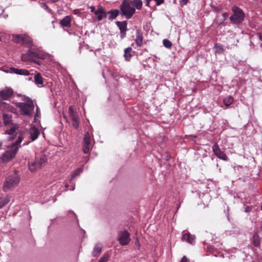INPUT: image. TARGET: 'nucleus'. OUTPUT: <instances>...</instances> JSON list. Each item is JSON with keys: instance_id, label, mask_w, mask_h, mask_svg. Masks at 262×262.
<instances>
[{"instance_id": "nucleus-1", "label": "nucleus", "mask_w": 262, "mask_h": 262, "mask_svg": "<svg viewBox=\"0 0 262 262\" xmlns=\"http://www.w3.org/2000/svg\"><path fill=\"white\" fill-rule=\"evenodd\" d=\"M22 141V135L19 134L18 139L13 143L8 149L1 156V160L3 163H7L13 159L18 150L17 146Z\"/></svg>"}, {"instance_id": "nucleus-2", "label": "nucleus", "mask_w": 262, "mask_h": 262, "mask_svg": "<svg viewBox=\"0 0 262 262\" xmlns=\"http://www.w3.org/2000/svg\"><path fill=\"white\" fill-rule=\"evenodd\" d=\"M24 100L26 102H18L16 106L19 108L21 115L32 116V111L34 109L33 101L29 97L25 98Z\"/></svg>"}, {"instance_id": "nucleus-3", "label": "nucleus", "mask_w": 262, "mask_h": 262, "mask_svg": "<svg viewBox=\"0 0 262 262\" xmlns=\"http://www.w3.org/2000/svg\"><path fill=\"white\" fill-rule=\"evenodd\" d=\"M119 8L121 14L127 19H130L136 13V9L132 6L129 0H123Z\"/></svg>"}, {"instance_id": "nucleus-4", "label": "nucleus", "mask_w": 262, "mask_h": 262, "mask_svg": "<svg viewBox=\"0 0 262 262\" xmlns=\"http://www.w3.org/2000/svg\"><path fill=\"white\" fill-rule=\"evenodd\" d=\"M47 161V159L45 155H38L33 162L28 164L29 169L32 172L35 171L45 166Z\"/></svg>"}, {"instance_id": "nucleus-5", "label": "nucleus", "mask_w": 262, "mask_h": 262, "mask_svg": "<svg viewBox=\"0 0 262 262\" xmlns=\"http://www.w3.org/2000/svg\"><path fill=\"white\" fill-rule=\"evenodd\" d=\"M19 182V178L16 173L9 176L3 185V190L7 192L11 188L17 186Z\"/></svg>"}, {"instance_id": "nucleus-6", "label": "nucleus", "mask_w": 262, "mask_h": 262, "mask_svg": "<svg viewBox=\"0 0 262 262\" xmlns=\"http://www.w3.org/2000/svg\"><path fill=\"white\" fill-rule=\"evenodd\" d=\"M12 40L14 42L25 45L29 48L31 47L33 45L32 39L27 34L14 35Z\"/></svg>"}, {"instance_id": "nucleus-7", "label": "nucleus", "mask_w": 262, "mask_h": 262, "mask_svg": "<svg viewBox=\"0 0 262 262\" xmlns=\"http://www.w3.org/2000/svg\"><path fill=\"white\" fill-rule=\"evenodd\" d=\"M233 14L230 17L231 21L234 24H239L244 20L245 14L239 8L234 6L232 8Z\"/></svg>"}, {"instance_id": "nucleus-8", "label": "nucleus", "mask_w": 262, "mask_h": 262, "mask_svg": "<svg viewBox=\"0 0 262 262\" xmlns=\"http://www.w3.org/2000/svg\"><path fill=\"white\" fill-rule=\"evenodd\" d=\"M18 125L17 124H13L12 126L10 128L6 130V133L9 135H11V139L13 140L15 138H17V140L18 139V137L20 134L22 135V139L24 138V133L20 131L18 129Z\"/></svg>"}, {"instance_id": "nucleus-9", "label": "nucleus", "mask_w": 262, "mask_h": 262, "mask_svg": "<svg viewBox=\"0 0 262 262\" xmlns=\"http://www.w3.org/2000/svg\"><path fill=\"white\" fill-rule=\"evenodd\" d=\"M91 138L90 133L86 132L83 139V151L84 154H88L90 151Z\"/></svg>"}, {"instance_id": "nucleus-10", "label": "nucleus", "mask_w": 262, "mask_h": 262, "mask_svg": "<svg viewBox=\"0 0 262 262\" xmlns=\"http://www.w3.org/2000/svg\"><path fill=\"white\" fill-rule=\"evenodd\" d=\"M212 150L214 155L219 159L224 161H227L228 158L226 154L221 150L217 143H215L212 147Z\"/></svg>"}, {"instance_id": "nucleus-11", "label": "nucleus", "mask_w": 262, "mask_h": 262, "mask_svg": "<svg viewBox=\"0 0 262 262\" xmlns=\"http://www.w3.org/2000/svg\"><path fill=\"white\" fill-rule=\"evenodd\" d=\"M28 51L32 60L34 58L40 59H43L45 58L44 52L38 49L31 48L28 50Z\"/></svg>"}, {"instance_id": "nucleus-12", "label": "nucleus", "mask_w": 262, "mask_h": 262, "mask_svg": "<svg viewBox=\"0 0 262 262\" xmlns=\"http://www.w3.org/2000/svg\"><path fill=\"white\" fill-rule=\"evenodd\" d=\"M116 25L119 29L121 38H124L126 36L127 31V21L126 20L117 21L116 22Z\"/></svg>"}, {"instance_id": "nucleus-13", "label": "nucleus", "mask_w": 262, "mask_h": 262, "mask_svg": "<svg viewBox=\"0 0 262 262\" xmlns=\"http://www.w3.org/2000/svg\"><path fill=\"white\" fill-rule=\"evenodd\" d=\"M13 94L12 89L6 88L0 91V98L4 100H7L13 96Z\"/></svg>"}, {"instance_id": "nucleus-14", "label": "nucleus", "mask_w": 262, "mask_h": 262, "mask_svg": "<svg viewBox=\"0 0 262 262\" xmlns=\"http://www.w3.org/2000/svg\"><path fill=\"white\" fill-rule=\"evenodd\" d=\"M118 241L122 246L128 245L130 241V234L127 231L122 232L119 237Z\"/></svg>"}, {"instance_id": "nucleus-15", "label": "nucleus", "mask_w": 262, "mask_h": 262, "mask_svg": "<svg viewBox=\"0 0 262 262\" xmlns=\"http://www.w3.org/2000/svg\"><path fill=\"white\" fill-rule=\"evenodd\" d=\"M7 72H9L10 73H14L17 75L24 76H28L30 75V72L27 70L19 69L13 67L9 68L8 71H7Z\"/></svg>"}, {"instance_id": "nucleus-16", "label": "nucleus", "mask_w": 262, "mask_h": 262, "mask_svg": "<svg viewBox=\"0 0 262 262\" xmlns=\"http://www.w3.org/2000/svg\"><path fill=\"white\" fill-rule=\"evenodd\" d=\"M136 44L138 47H140L143 45V35L142 31L137 29L136 32V38L135 39Z\"/></svg>"}, {"instance_id": "nucleus-17", "label": "nucleus", "mask_w": 262, "mask_h": 262, "mask_svg": "<svg viewBox=\"0 0 262 262\" xmlns=\"http://www.w3.org/2000/svg\"><path fill=\"white\" fill-rule=\"evenodd\" d=\"M194 239V236L191 234L189 232H185V231L183 232L182 241L187 242L190 244H193Z\"/></svg>"}, {"instance_id": "nucleus-18", "label": "nucleus", "mask_w": 262, "mask_h": 262, "mask_svg": "<svg viewBox=\"0 0 262 262\" xmlns=\"http://www.w3.org/2000/svg\"><path fill=\"white\" fill-rule=\"evenodd\" d=\"M71 16L68 15L61 19L59 24L62 27L70 28L71 26Z\"/></svg>"}, {"instance_id": "nucleus-19", "label": "nucleus", "mask_w": 262, "mask_h": 262, "mask_svg": "<svg viewBox=\"0 0 262 262\" xmlns=\"http://www.w3.org/2000/svg\"><path fill=\"white\" fill-rule=\"evenodd\" d=\"M39 134V130L34 126L31 127L30 129L29 134L32 141L35 140L38 138Z\"/></svg>"}, {"instance_id": "nucleus-20", "label": "nucleus", "mask_w": 262, "mask_h": 262, "mask_svg": "<svg viewBox=\"0 0 262 262\" xmlns=\"http://www.w3.org/2000/svg\"><path fill=\"white\" fill-rule=\"evenodd\" d=\"M120 13V11L117 9H112L106 12V16L108 15V19L112 20L115 19Z\"/></svg>"}, {"instance_id": "nucleus-21", "label": "nucleus", "mask_w": 262, "mask_h": 262, "mask_svg": "<svg viewBox=\"0 0 262 262\" xmlns=\"http://www.w3.org/2000/svg\"><path fill=\"white\" fill-rule=\"evenodd\" d=\"M3 120L5 126L12 125V117L11 114H3Z\"/></svg>"}, {"instance_id": "nucleus-22", "label": "nucleus", "mask_w": 262, "mask_h": 262, "mask_svg": "<svg viewBox=\"0 0 262 262\" xmlns=\"http://www.w3.org/2000/svg\"><path fill=\"white\" fill-rule=\"evenodd\" d=\"M129 3L132 6L137 10H141L143 6V2L142 0H129Z\"/></svg>"}, {"instance_id": "nucleus-23", "label": "nucleus", "mask_w": 262, "mask_h": 262, "mask_svg": "<svg viewBox=\"0 0 262 262\" xmlns=\"http://www.w3.org/2000/svg\"><path fill=\"white\" fill-rule=\"evenodd\" d=\"M43 79L41 74L39 73H37L34 76V82L39 87L43 85Z\"/></svg>"}, {"instance_id": "nucleus-24", "label": "nucleus", "mask_w": 262, "mask_h": 262, "mask_svg": "<svg viewBox=\"0 0 262 262\" xmlns=\"http://www.w3.org/2000/svg\"><path fill=\"white\" fill-rule=\"evenodd\" d=\"M252 243L255 247H258L260 245V238L257 232L253 236Z\"/></svg>"}, {"instance_id": "nucleus-25", "label": "nucleus", "mask_w": 262, "mask_h": 262, "mask_svg": "<svg viewBox=\"0 0 262 262\" xmlns=\"http://www.w3.org/2000/svg\"><path fill=\"white\" fill-rule=\"evenodd\" d=\"M132 49L131 47H128L124 50V57L126 61H129L133 56L131 54Z\"/></svg>"}, {"instance_id": "nucleus-26", "label": "nucleus", "mask_w": 262, "mask_h": 262, "mask_svg": "<svg viewBox=\"0 0 262 262\" xmlns=\"http://www.w3.org/2000/svg\"><path fill=\"white\" fill-rule=\"evenodd\" d=\"M234 101V98L231 96H228L223 100V103L226 107H229Z\"/></svg>"}, {"instance_id": "nucleus-27", "label": "nucleus", "mask_w": 262, "mask_h": 262, "mask_svg": "<svg viewBox=\"0 0 262 262\" xmlns=\"http://www.w3.org/2000/svg\"><path fill=\"white\" fill-rule=\"evenodd\" d=\"M101 250V246L100 244L96 245L93 251V255L95 257L98 256L100 254Z\"/></svg>"}, {"instance_id": "nucleus-28", "label": "nucleus", "mask_w": 262, "mask_h": 262, "mask_svg": "<svg viewBox=\"0 0 262 262\" xmlns=\"http://www.w3.org/2000/svg\"><path fill=\"white\" fill-rule=\"evenodd\" d=\"M21 61L24 62L33 61V60L31 59V57L30 56V54H29L28 51L26 53H24L21 54Z\"/></svg>"}, {"instance_id": "nucleus-29", "label": "nucleus", "mask_w": 262, "mask_h": 262, "mask_svg": "<svg viewBox=\"0 0 262 262\" xmlns=\"http://www.w3.org/2000/svg\"><path fill=\"white\" fill-rule=\"evenodd\" d=\"M69 115H70V117L71 120L78 117L77 113L75 111H74V108L72 106H70L69 107Z\"/></svg>"}, {"instance_id": "nucleus-30", "label": "nucleus", "mask_w": 262, "mask_h": 262, "mask_svg": "<svg viewBox=\"0 0 262 262\" xmlns=\"http://www.w3.org/2000/svg\"><path fill=\"white\" fill-rule=\"evenodd\" d=\"M9 201L8 197H0V209L7 204Z\"/></svg>"}, {"instance_id": "nucleus-31", "label": "nucleus", "mask_w": 262, "mask_h": 262, "mask_svg": "<svg viewBox=\"0 0 262 262\" xmlns=\"http://www.w3.org/2000/svg\"><path fill=\"white\" fill-rule=\"evenodd\" d=\"M99 14H103L104 17H106V12L104 10L102 6H99L98 9L95 11V14L98 15Z\"/></svg>"}, {"instance_id": "nucleus-32", "label": "nucleus", "mask_w": 262, "mask_h": 262, "mask_svg": "<svg viewBox=\"0 0 262 262\" xmlns=\"http://www.w3.org/2000/svg\"><path fill=\"white\" fill-rule=\"evenodd\" d=\"M83 171V169L81 168H79L76 169L72 173L71 176L70 181L72 180V179H74L76 177L78 176L80 174V173H81Z\"/></svg>"}, {"instance_id": "nucleus-33", "label": "nucleus", "mask_w": 262, "mask_h": 262, "mask_svg": "<svg viewBox=\"0 0 262 262\" xmlns=\"http://www.w3.org/2000/svg\"><path fill=\"white\" fill-rule=\"evenodd\" d=\"M72 126L75 129H77L79 126V120L78 117L72 120Z\"/></svg>"}, {"instance_id": "nucleus-34", "label": "nucleus", "mask_w": 262, "mask_h": 262, "mask_svg": "<svg viewBox=\"0 0 262 262\" xmlns=\"http://www.w3.org/2000/svg\"><path fill=\"white\" fill-rule=\"evenodd\" d=\"M163 44L165 48L168 49H171L172 47L171 42L167 39H163Z\"/></svg>"}, {"instance_id": "nucleus-35", "label": "nucleus", "mask_w": 262, "mask_h": 262, "mask_svg": "<svg viewBox=\"0 0 262 262\" xmlns=\"http://www.w3.org/2000/svg\"><path fill=\"white\" fill-rule=\"evenodd\" d=\"M215 48L216 53H221L224 51L223 47L220 45L216 44L215 45Z\"/></svg>"}, {"instance_id": "nucleus-36", "label": "nucleus", "mask_w": 262, "mask_h": 262, "mask_svg": "<svg viewBox=\"0 0 262 262\" xmlns=\"http://www.w3.org/2000/svg\"><path fill=\"white\" fill-rule=\"evenodd\" d=\"M110 257V255L105 253L99 260V262H107Z\"/></svg>"}, {"instance_id": "nucleus-37", "label": "nucleus", "mask_w": 262, "mask_h": 262, "mask_svg": "<svg viewBox=\"0 0 262 262\" xmlns=\"http://www.w3.org/2000/svg\"><path fill=\"white\" fill-rule=\"evenodd\" d=\"M189 0H180V4L181 6H183L184 5H186L187 3H188Z\"/></svg>"}, {"instance_id": "nucleus-38", "label": "nucleus", "mask_w": 262, "mask_h": 262, "mask_svg": "<svg viewBox=\"0 0 262 262\" xmlns=\"http://www.w3.org/2000/svg\"><path fill=\"white\" fill-rule=\"evenodd\" d=\"M189 259L187 258L186 256H184L180 262H189Z\"/></svg>"}, {"instance_id": "nucleus-39", "label": "nucleus", "mask_w": 262, "mask_h": 262, "mask_svg": "<svg viewBox=\"0 0 262 262\" xmlns=\"http://www.w3.org/2000/svg\"><path fill=\"white\" fill-rule=\"evenodd\" d=\"M98 15L97 19L98 21H101L103 17H104L103 14H99Z\"/></svg>"}, {"instance_id": "nucleus-40", "label": "nucleus", "mask_w": 262, "mask_h": 262, "mask_svg": "<svg viewBox=\"0 0 262 262\" xmlns=\"http://www.w3.org/2000/svg\"><path fill=\"white\" fill-rule=\"evenodd\" d=\"M165 159L167 161L169 160L170 158H171L170 155L168 152L165 153Z\"/></svg>"}, {"instance_id": "nucleus-41", "label": "nucleus", "mask_w": 262, "mask_h": 262, "mask_svg": "<svg viewBox=\"0 0 262 262\" xmlns=\"http://www.w3.org/2000/svg\"><path fill=\"white\" fill-rule=\"evenodd\" d=\"M39 113V107L37 106L36 109V113L34 115L35 118H36L37 117H38Z\"/></svg>"}, {"instance_id": "nucleus-42", "label": "nucleus", "mask_w": 262, "mask_h": 262, "mask_svg": "<svg viewBox=\"0 0 262 262\" xmlns=\"http://www.w3.org/2000/svg\"><path fill=\"white\" fill-rule=\"evenodd\" d=\"M90 9L91 11L92 12H94L95 13V11L96 10H95V7L94 6H91L90 7Z\"/></svg>"}, {"instance_id": "nucleus-43", "label": "nucleus", "mask_w": 262, "mask_h": 262, "mask_svg": "<svg viewBox=\"0 0 262 262\" xmlns=\"http://www.w3.org/2000/svg\"><path fill=\"white\" fill-rule=\"evenodd\" d=\"M251 210V208H250V207L247 206L245 208V211L247 212H250Z\"/></svg>"}, {"instance_id": "nucleus-44", "label": "nucleus", "mask_w": 262, "mask_h": 262, "mask_svg": "<svg viewBox=\"0 0 262 262\" xmlns=\"http://www.w3.org/2000/svg\"><path fill=\"white\" fill-rule=\"evenodd\" d=\"M6 104V103H5L4 102H3L1 100H0V107L3 106Z\"/></svg>"}, {"instance_id": "nucleus-45", "label": "nucleus", "mask_w": 262, "mask_h": 262, "mask_svg": "<svg viewBox=\"0 0 262 262\" xmlns=\"http://www.w3.org/2000/svg\"><path fill=\"white\" fill-rule=\"evenodd\" d=\"M257 35H258V36L259 38L261 40H262V33H258L257 34Z\"/></svg>"}, {"instance_id": "nucleus-46", "label": "nucleus", "mask_w": 262, "mask_h": 262, "mask_svg": "<svg viewBox=\"0 0 262 262\" xmlns=\"http://www.w3.org/2000/svg\"><path fill=\"white\" fill-rule=\"evenodd\" d=\"M58 1H59V0H50V2L51 3H55L57 2Z\"/></svg>"}, {"instance_id": "nucleus-47", "label": "nucleus", "mask_w": 262, "mask_h": 262, "mask_svg": "<svg viewBox=\"0 0 262 262\" xmlns=\"http://www.w3.org/2000/svg\"><path fill=\"white\" fill-rule=\"evenodd\" d=\"M209 251H211L213 249V247H210L208 248Z\"/></svg>"}, {"instance_id": "nucleus-48", "label": "nucleus", "mask_w": 262, "mask_h": 262, "mask_svg": "<svg viewBox=\"0 0 262 262\" xmlns=\"http://www.w3.org/2000/svg\"><path fill=\"white\" fill-rule=\"evenodd\" d=\"M260 46L262 47V43H261Z\"/></svg>"}]
</instances>
